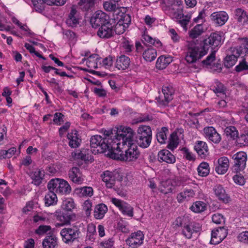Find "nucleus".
Masks as SVG:
<instances>
[{
  "mask_svg": "<svg viewBox=\"0 0 248 248\" xmlns=\"http://www.w3.org/2000/svg\"><path fill=\"white\" fill-rule=\"evenodd\" d=\"M121 143H116L114 139H108L98 135L92 136L90 139V145L93 153L108 152L107 155L110 157V152H113L115 148L119 147Z\"/></svg>",
  "mask_w": 248,
  "mask_h": 248,
  "instance_id": "1",
  "label": "nucleus"
},
{
  "mask_svg": "<svg viewBox=\"0 0 248 248\" xmlns=\"http://www.w3.org/2000/svg\"><path fill=\"white\" fill-rule=\"evenodd\" d=\"M128 148L125 149L124 152L121 149L120 144L119 147L115 148L113 152H110V158L125 161H133L136 160L140 155V152L138 150V147L135 144L127 145Z\"/></svg>",
  "mask_w": 248,
  "mask_h": 248,
  "instance_id": "2",
  "label": "nucleus"
},
{
  "mask_svg": "<svg viewBox=\"0 0 248 248\" xmlns=\"http://www.w3.org/2000/svg\"><path fill=\"white\" fill-rule=\"evenodd\" d=\"M185 60L188 63H193L200 60L207 53V48L202 45H198L194 42H188L186 46Z\"/></svg>",
  "mask_w": 248,
  "mask_h": 248,
  "instance_id": "3",
  "label": "nucleus"
},
{
  "mask_svg": "<svg viewBox=\"0 0 248 248\" xmlns=\"http://www.w3.org/2000/svg\"><path fill=\"white\" fill-rule=\"evenodd\" d=\"M152 138V130L150 126L142 125L138 128L136 137V142L143 148L149 146Z\"/></svg>",
  "mask_w": 248,
  "mask_h": 248,
  "instance_id": "4",
  "label": "nucleus"
},
{
  "mask_svg": "<svg viewBox=\"0 0 248 248\" xmlns=\"http://www.w3.org/2000/svg\"><path fill=\"white\" fill-rule=\"evenodd\" d=\"M80 232L76 226L64 228L60 232L62 241L66 244H71L78 240Z\"/></svg>",
  "mask_w": 248,
  "mask_h": 248,
  "instance_id": "5",
  "label": "nucleus"
},
{
  "mask_svg": "<svg viewBox=\"0 0 248 248\" xmlns=\"http://www.w3.org/2000/svg\"><path fill=\"white\" fill-rule=\"evenodd\" d=\"M162 93L156 100L159 105L166 106L173 99L174 90L170 86H165L162 87Z\"/></svg>",
  "mask_w": 248,
  "mask_h": 248,
  "instance_id": "6",
  "label": "nucleus"
},
{
  "mask_svg": "<svg viewBox=\"0 0 248 248\" xmlns=\"http://www.w3.org/2000/svg\"><path fill=\"white\" fill-rule=\"evenodd\" d=\"M234 164L232 169L236 173L244 170L246 167L247 155L246 153L240 152L233 155Z\"/></svg>",
  "mask_w": 248,
  "mask_h": 248,
  "instance_id": "7",
  "label": "nucleus"
},
{
  "mask_svg": "<svg viewBox=\"0 0 248 248\" xmlns=\"http://www.w3.org/2000/svg\"><path fill=\"white\" fill-rule=\"evenodd\" d=\"M110 22L109 16L102 11H96L90 19V23L93 28H97Z\"/></svg>",
  "mask_w": 248,
  "mask_h": 248,
  "instance_id": "8",
  "label": "nucleus"
},
{
  "mask_svg": "<svg viewBox=\"0 0 248 248\" xmlns=\"http://www.w3.org/2000/svg\"><path fill=\"white\" fill-rule=\"evenodd\" d=\"M231 51L233 54L228 55L224 59V66L227 68H230L235 64L237 57L242 53V47H231Z\"/></svg>",
  "mask_w": 248,
  "mask_h": 248,
  "instance_id": "9",
  "label": "nucleus"
},
{
  "mask_svg": "<svg viewBox=\"0 0 248 248\" xmlns=\"http://www.w3.org/2000/svg\"><path fill=\"white\" fill-rule=\"evenodd\" d=\"M227 229L220 227L212 231L210 243L217 245L220 243L227 235Z\"/></svg>",
  "mask_w": 248,
  "mask_h": 248,
  "instance_id": "10",
  "label": "nucleus"
},
{
  "mask_svg": "<svg viewBox=\"0 0 248 248\" xmlns=\"http://www.w3.org/2000/svg\"><path fill=\"white\" fill-rule=\"evenodd\" d=\"M144 237L142 232L139 231L132 233L126 240V243L132 248H137L143 243Z\"/></svg>",
  "mask_w": 248,
  "mask_h": 248,
  "instance_id": "11",
  "label": "nucleus"
},
{
  "mask_svg": "<svg viewBox=\"0 0 248 248\" xmlns=\"http://www.w3.org/2000/svg\"><path fill=\"white\" fill-rule=\"evenodd\" d=\"M222 37L217 32H213L208 37L203 40L202 44L203 47L207 48V51L210 46H212L214 48L218 46L221 44Z\"/></svg>",
  "mask_w": 248,
  "mask_h": 248,
  "instance_id": "12",
  "label": "nucleus"
},
{
  "mask_svg": "<svg viewBox=\"0 0 248 248\" xmlns=\"http://www.w3.org/2000/svg\"><path fill=\"white\" fill-rule=\"evenodd\" d=\"M203 132L205 134V137L210 141L215 144H218L221 141V135L213 126H207L204 127Z\"/></svg>",
  "mask_w": 248,
  "mask_h": 248,
  "instance_id": "13",
  "label": "nucleus"
},
{
  "mask_svg": "<svg viewBox=\"0 0 248 248\" xmlns=\"http://www.w3.org/2000/svg\"><path fill=\"white\" fill-rule=\"evenodd\" d=\"M114 25L110 22L102 25L97 31V35L102 38H109L114 35Z\"/></svg>",
  "mask_w": 248,
  "mask_h": 248,
  "instance_id": "14",
  "label": "nucleus"
},
{
  "mask_svg": "<svg viewBox=\"0 0 248 248\" xmlns=\"http://www.w3.org/2000/svg\"><path fill=\"white\" fill-rule=\"evenodd\" d=\"M201 229V226L198 223L191 222L186 225L185 224L182 233L186 238L190 239L193 233L199 232Z\"/></svg>",
  "mask_w": 248,
  "mask_h": 248,
  "instance_id": "15",
  "label": "nucleus"
},
{
  "mask_svg": "<svg viewBox=\"0 0 248 248\" xmlns=\"http://www.w3.org/2000/svg\"><path fill=\"white\" fill-rule=\"evenodd\" d=\"M158 160L159 162L173 164L176 161L175 156L167 149L160 151L158 153Z\"/></svg>",
  "mask_w": 248,
  "mask_h": 248,
  "instance_id": "16",
  "label": "nucleus"
},
{
  "mask_svg": "<svg viewBox=\"0 0 248 248\" xmlns=\"http://www.w3.org/2000/svg\"><path fill=\"white\" fill-rule=\"evenodd\" d=\"M228 15L224 11L216 12L211 15V19L219 26L224 25L228 19Z\"/></svg>",
  "mask_w": 248,
  "mask_h": 248,
  "instance_id": "17",
  "label": "nucleus"
},
{
  "mask_svg": "<svg viewBox=\"0 0 248 248\" xmlns=\"http://www.w3.org/2000/svg\"><path fill=\"white\" fill-rule=\"evenodd\" d=\"M79 17L76 8L72 6L68 15L66 23L69 26L75 27L79 24Z\"/></svg>",
  "mask_w": 248,
  "mask_h": 248,
  "instance_id": "18",
  "label": "nucleus"
},
{
  "mask_svg": "<svg viewBox=\"0 0 248 248\" xmlns=\"http://www.w3.org/2000/svg\"><path fill=\"white\" fill-rule=\"evenodd\" d=\"M67 139L69 140V145L71 148H77L80 144V139L78 131L74 130L67 134Z\"/></svg>",
  "mask_w": 248,
  "mask_h": 248,
  "instance_id": "19",
  "label": "nucleus"
},
{
  "mask_svg": "<svg viewBox=\"0 0 248 248\" xmlns=\"http://www.w3.org/2000/svg\"><path fill=\"white\" fill-rule=\"evenodd\" d=\"M69 178L74 183L81 184L83 181L82 177V174L80 169L76 167H74L68 172Z\"/></svg>",
  "mask_w": 248,
  "mask_h": 248,
  "instance_id": "20",
  "label": "nucleus"
},
{
  "mask_svg": "<svg viewBox=\"0 0 248 248\" xmlns=\"http://www.w3.org/2000/svg\"><path fill=\"white\" fill-rule=\"evenodd\" d=\"M103 181L105 182L106 186L108 188H112L115 184V174L110 171L107 170L104 172L102 175Z\"/></svg>",
  "mask_w": 248,
  "mask_h": 248,
  "instance_id": "21",
  "label": "nucleus"
},
{
  "mask_svg": "<svg viewBox=\"0 0 248 248\" xmlns=\"http://www.w3.org/2000/svg\"><path fill=\"white\" fill-rule=\"evenodd\" d=\"M194 149L202 158H204L208 155V147L205 142L198 141L194 146Z\"/></svg>",
  "mask_w": 248,
  "mask_h": 248,
  "instance_id": "22",
  "label": "nucleus"
},
{
  "mask_svg": "<svg viewBox=\"0 0 248 248\" xmlns=\"http://www.w3.org/2000/svg\"><path fill=\"white\" fill-rule=\"evenodd\" d=\"M195 195L194 191L192 189H186L179 193L177 196L178 202L182 203L185 201H188L193 198Z\"/></svg>",
  "mask_w": 248,
  "mask_h": 248,
  "instance_id": "23",
  "label": "nucleus"
},
{
  "mask_svg": "<svg viewBox=\"0 0 248 248\" xmlns=\"http://www.w3.org/2000/svg\"><path fill=\"white\" fill-rule=\"evenodd\" d=\"M218 166L216 167V171L218 174H223L226 173L229 167V160L223 156L218 159Z\"/></svg>",
  "mask_w": 248,
  "mask_h": 248,
  "instance_id": "24",
  "label": "nucleus"
},
{
  "mask_svg": "<svg viewBox=\"0 0 248 248\" xmlns=\"http://www.w3.org/2000/svg\"><path fill=\"white\" fill-rule=\"evenodd\" d=\"M45 176V172L43 170L37 169L31 173L30 176L32 180V183L38 186L41 183Z\"/></svg>",
  "mask_w": 248,
  "mask_h": 248,
  "instance_id": "25",
  "label": "nucleus"
},
{
  "mask_svg": "<svg viewBox=\"0 0 248 248\" xmlns=\"http://www.w3.org/2000/svg\"><path fill=\"white\" fill-rule=\"evenodd\" d=\"M214 190L216 196L219 200L225 203H227L230 201V197L226 194L225 189L221 186H216Z\"/></svg>",
  "mask_w": 248,
  "mask_h": 248,
  "instance_id": "26",
  "label": "nucleus"
},
{
  "mask_svg": "<svg viewBox=\"0 0 248 248\" xmlns=\"http://www.w3.org/2000/svg\"><path fill=\"white\" fill-rule=\"evenodd\" d=\"M126 131V133L125 135H123V138L121 141L119 142L120 143V145L122 144V146H124L125 145H129L131 144H134L133 143L134 137V132L132 128H128L125 129Z\"/></svg>",
  "mask_w": 248,
  "mask_h": 248,
  "instance_id": "27",
  "label": "nucleus"
},
{
  "mask_svg": "<svg viewBox=\"0 0 248 248\" xmlns=\"http://www.w3.org/2000/svg\"><path fill=\"white\" fill-rule=\"evenodd\" d=\"M130 63V59L128 57L121 55L116 60V67L119 70H124L129 67Z\"/></svg>",
  "mask_w": 248,
  "mask_h": 248,
  "instance_id": "28",
  "label": "nucleus"
},
{
  "mask_svg": "<svg viewBox=\"0 0 248 248\" xmlns=\"http://www.w3.org/2000/svg\"><path fill=\"white\" fill-rule=\"evenodd\" d=\"M43 248H56L57 247V237L53 235L47 236L42 242Z\"/></svg>",
  "mask_w": 248,
  "mask_h": 248,
  "instance_id": "29",
  "label": "nucleus"
},
{
  "mask_svg": "<svg viewBox=\"0 0 248 248\" xmlns=\"http://www.w3.org/2000/svg\"><path fill=\"white\" fill-rule=\"evenodd\" d=\"M163 2L166 6L165 10H172L176 14L182 1V0H163Z\"/></svg>",
  "mask_w": 248,
  "mask_h": 248,
  "instance_id": "30",
  "label": "nucleus"
},
{
  "mask_svg": "<svg viewBox=\"0 0 248 248\" xmlns=\"http://www.w3.org/2000/svg\"><path fill=\"white\" fill-rule=\"evenodd\" d=\"M168 132V128L166 127H162L156 129V138L159 143L164 144L166 142L167 139V134Z\"/></svg>",
  "mask_w": 248,
  "mask_h": 248,
  "instance_id": "31",
  "label": "nucleus"
},
{
  "mask_svg": "<svg viewBox=\"0 0 248 248\" xmlns=\"http://www.w3.org/2000/svg\"><path fill=\"white\" fill-rule=\"evenodd\" d=\"M59 188H58V194L66 195L69 194L71 191V187L68 182L60 178Z\"/></svg>",
  "mask_w": 248,
  "mask_h": 248,
  "instance_id": "32",
  "label": "nucleus"
},
{
  "mask_svg": "<svg viewBox=\"0 0 248 248\" xmlns=\"http://www.w3.org/2000/svg\"><path fill=\"white\" fill-rule=\"evenodd\" d=\"M234 13V18L238 22L245 23L248 21V16L244 9L237 8L235 9Z\"/></svg>",
  "mask_w": 248,
  "mask_h": 248,
  "instance_id": "33",
  "label": "nucleus"
},
{
  "mask_svg": "<svg viewBox=\"0 0 248 248\" xmlns=\"http://www.w3.org/2000/svg\"><path fill=\"white\" fill-rule=\"evenodd\" d=\"M44 200L45 205L46 206H49L56 204L58 201L56 194L49 190L46 194Z\"/></svg>",
  "mask_w": 248,
  "mask_h": 248,
  "instance_id": "34",
  "label": "nucleus"
},
{
  "mask_svg": "<svg viewBox=\"0 0 248 248\" xmlns=\"http://www.w3.org/2000/svg\"><path fill=\"white\" fill-rule=\"evenodd\" d=\"M75 193L79 197L91 196L93 194V189L90 186H84L76 188Z\"/></svg>",
  "mask_w": 248,
  "mask_h": 248,
  "instance_id": "35",
  "label": "nucleus"
},
{
  "mask_svg": "<svg viewBox=\"0 0 248 248\" xmlns=\"http://www.w3.org/2000/svg\"><path fill=\"white\" fill-rule=\"evenodd\" d=\"M107 211L108 208L104 204L101 203L96 205L94 211V217L96 219L102 218Z\"/></svg>",
  "mask_w": 248,
  "mask_h": 248,
  "instance_id": "36",
  "label": "nucleus"
},
{
  "mask_svg": "<svg viewBox=\"0 0 248 248\" xmlns=\"http://www.w3.org/2000/svg\"><path fill=\"white\" fill-rule=\"evenodd\" d=\"M171 61L172 59L171 57H166L164 56H161L157 60L156 67L159 69H163L165 68Z\"/></svg>",
  "mask_w": 248,
  "mask_h": 248,
  "instance_id": "37",
  "label": "nucleus"
},
{
  "mask_svg": "<svg viewBox=\"0 0 248 248\" xmlns=\"http://www.w3.org/2000/svg\"><path fill=\"white\" fill-rule=\"evenodd\" d=\"M73 215L67 212L59 213L57 214V219L61 222L62 225L70 223Z\"/></svg>",
  "mask_w": 248,
  "mask_h": 248,
  "instance_id": "38",
  "label": "nucleus"
},
{
  "mask_svg": "<svg viewBox=\"0 0 248 248\" xmlns=\"http://www.w3.org/2000/svg\"><path fill=\"white\" fill-rule=\"evenodd\" d=\"M142 56L146 61L151 62L156 58V50L153 48H148L143 52Z\"/></svg>",
  "mask_w": 248,
  "mask_h": 248,
  "instance_id": "39",
  "label": "nucleus"
},
{
  "mask_svg": "<svg viewBox=\"0 0 248 248\" xmlns=\"http://www.w3.org/2000/svg\"><path fill=\"white\" fill-rule=\"evenodd\" d=\"M203 26L201 24L195 26L189 31V36L192 39H195L203 32Z\"/></svg>",
  "mask_w": 248,
  "mask_h": 248,
  "instance_id": "40",
  "label": "nucleus"
},
{
  "mask_svg": "<svg viewBox=\"0 0 248 248\" xmlns=\"http://www.w3.org/2000/svg\"><path fill=\"white\" fill-rule=\"evenodd\" d=\"M207 204L202 201H197L193 203L190 209L195 213H201L206 210Z\"/></svg>",
  "mask_w": 248,
  "mask_h": 248,
  "instance_id": "41",
  "label": "nucleus"
},
{
  "mask_svg": "<svg viewBox=\"0 0 248 248\" xmlns=\"http://www.w3.org/2000/svg\"><path fill=\"white\" fill-rule=\"evenodd\" d=\"M199 175L202 177H205L209 173V166L207 163L203 162L201 163L197 168Z\"/></svg>",
  "mask_w": 248,
  "mask_h": 248,
  "instance_id": "42",
  "label": "nucleus"
},
{
  "mask_svg": "<svg viewBox=\"0 0 248 248\" xmlns=\"http://www.w3.org/2000/svg\"><path fill=\"white\" fill-rule=\"evenodd\" d=\"M169 140L167 148L171 150H173L177 147L179 144L177 133L176 132H173L171 134Z\"/></svg>",
  "mask_w": 248,
  "mask_h": 248,
  "instance_id": "43",
  "label": "nucleus"
},
{
  "mask_svg": "<svg viewBox=\"0 0 248 248\" xmlns=\"http://www.w3.org/2000/svg\"><path fill=\"white\" fill-rule=\"evenodd\" d=\"M224 133L227 138L235 140L238 137V132L235 127L233 126H227L224 130Z\"/></svg>",
  "mask_w": 248,
  "mask_h": 248,
  "instance_id": "44",
  "label": "nucleus"
},
{
  "mask_svg": "<svg viewBox=\"0 0 248 248\" xmlns=\"http://www.w3.org/2000/svg\"><path fill=\"white\" fill-rule=\"evenodd\" d=\"M94 1L95 0H80L78 5L82 10L87 11L94 7Z\"/></svg>",
  "mask_w": 248,
  "mask_h": 248,
  "instance_id": "45",
  "label": "nucleus"
},
{
  "mask_svg": "<svg viewBox=\"0 0 248 248\" xmlns=\"http://www.w3.org/2000/svg\"><path fill=\"white\" fill-rule=\"evenodd\" d=\"M60 178H55L50 180L47 184V188L49 191H51L55 193H58V188L60 184Z\"/></svg>",
  "mask_w": 248,
  "mask_h": 248,
  "instance_id": "46",
  "label": "nucleus"
},
{
  "mask_svg": "<svg viewBox=\"0 0 248 248\" xmlns=\"http://www.w3.org/2000/svg\"><path fill=\"white\" fill-rule=\"evenodd\" d=\"M86 150L82 151H77L75 153L72 154V156L75 159H81L83 161H87L89 160V155L86 153Z\"/></svg>",
  "mask_w": 248,
  "mask_h": 248,
  "instance_id": "47",
  "label": "nucleus"
},
{
  "mask_svg": "<svg viewBox=\"0 0 248 248\" xmlns=\"http://www.w3.org/2000/svg\"><path fill=\"white\" fill-rule=\"evenodd\" d=\"M211 87L212 88V90L215 93L225 94L226 88L223 84L218 80H216Z\"/></svg>",
  "mask_w": 248,
  "mask_h": 248,
  "instance_id": "48",
  "label": "nucleus"
},
{
  "mask_svg": "<svg viewBox=\"0 0 248 248\" xmlns=\"http://www.w3.org/2000/svg\"><path fill=\"white\" fill-rule=\"evenodd\" d=\"M32 3L36 12L41 13L44 10L46 4L44 0H32Z\"/></svg>",
  "mask_w": 248,
  "mask_h": 248,
  "instance_id": "49",
  "label": "nucleus"
},
{
  "mask_svg": "<svg viewBox=\"0 0 248 248\" xmlns=\"http://www.w3.org/2000/svg\"><path fill=\"white\" fill-rule=\"evenodd\" d=\"M16 152V148L12 147L8 150H1L0 151V159H5L6 158H10Z\"/></svg>",
  "mask_w": 248,
  "mask_h": 248,
  "instance_id": "50",
  "label": "nucleus"
},
{
  "mask_svg": "<svg viewBox=\"0 0 248 248\" xmlns=\"http://www.w3.org/2000/svg\"><path fill=\"white\" fill-rule=\"evenodd\" d=\"M130 128L129 127H124L123 126H120V127L118 128V130L116 132V135L115 136L116 137L115 140H114V141H115L116 143H118L117 141L120 142L123 138V134L125 135L126 133V131L125 129Z\"/></svg>",
  "mask_w": 248,
  "mask_h": 248,
  "instance_id": "51",
  "label": "nucleus"
},
{
  "mask_svg": "<svg viewBox=\"0 0 248 248\" xmlns=\"http://www.w3.org/2000/svg\"><path fill=\"white\" fill-rule=\"evenodd\" d=\"M96 234V227L94 224L90 223L87 227V236L89 237L92 241H94V236Z\"/></svg>",
  "mask_w": 248,
  "mask_h": 248,
  "instance_id": "52",
  "label": "nucleus"
},
{
  "mask_svg": "<svg viewBox=\"0 0 248 248\" xmlns=\"http://www.w3.org/2000/svg\"><path fill=\"white\" fill-rule=\"evenodd\" d=\"M120 210L124 215H126L130 217L133 216V207L125 202H124Z\"/></svg>",
  "mask_w": 248,
  "mask_h": 248,
  "instance_id": "53",
  "label": "nucleus"
},
{
  "mask_svg": "<svg viewBox=\"0 0 248 248\" xmlns=\"http://www.w3.org/2000/svg\"><path fill=\"white\" fill-rule=\"evenodd\" d=\"M62 207L65 210L71 211L75 208V203L72 199H67L63 201Z\"/></svg>",
  "mask_w": 248,
  "mask_h": 248,
  "instance_id": "54",
  "label": "nucleus"
},
{
  "mask_svg": "<svg viewBox=\"0 0 248 248\" xmlns=\"http://www.w3.org/2000/svg\"><path fill=\"white\" fill-rule=\"evenodd\" d=\"M127 28V26L122 23V21H119L115 26L114 29V33L118 34H123Z\"/></svg>",
  "mask_w": 248,
  "mask_h": 248,
  "instance_id": "55",
  "label": "nucleus"
},
{
  "mask_svg": "<svg viewBox=\"0 0 248 248\" xmlns=\"http://www.w3.org/2000/svg\"><path fill=\"white\" fill-rule=\"evenodd\" d=\"M216 60L215 52H212L209 56H208L206 59L202 61V63L206 65L207 67L211 66L214 63Z\"/></svg>",
  "mask_w": 248,
  "mask_h": 248,
  "instance_id": "56",
  "label": "nucleus"
},
{
  "mask_svg": "<svg viewBox=\"0 0 248 248\" xmlns=\"http://www.w3.org/2000/svg\"><path fill=\"white\" fill-rule=\"evenodd\" d=\"M103 7L104 9L108 12L115 11L118 8L116 3H113L110 1H105L103 3Z\"/></svg>",
  "mask_w": 248,
  "mask_h": 248,
  "instance_id": "57",
  "label": "nucleus"
},
{
  "mask_svg": "<svg viewBox=\"0 0 248 248\" xmlns=\"http://www.w3.org/2000/svg\"><path fill=\"white\" fill-rule=\"evenodd\" d=\"M212 221L217 224H224L225 222V218L220 214H215L212 216Z\"/></svg>",
  "mask_w": 248,
  "mask_h": 248,
  "instance_id": "58",
  "label": "nucleus"
},
{
  "mask_svg": "<svg viewBox=\"0 0 248 248\" xmlns=\"http://www.w3.org/2000/svg\"><path fill=\"white\" fill-rule=\"evenodd\" d=\"M51 229V227L48 225H40L35 230V232L39 235H43Z\"/></svg>",
  "mask_w": 248,
  "mask_h": 248,
  "instance_id": "59",
  "label": "nucleus"
},
{
  "mask_svg": "<svg viewBox=\"0 0 248 248\" xmlns=\"http://www.w3.org/2000/svg\"><path fill=\"white\" fill-rule=\"evenodd\" d=\"M235 70L237 72H240L244 70H248V64L246 61L245 59L240 62L238 65L235 67Z\"/></svg>",
  "mask_w": 248,
  "mask_h": 248,
  "instance_id": "60",
  "label": "nucleus"
},
{
  "mask_svg": "<svg viewBox=\"0 0 248 248\" xmlns=\"http://www.w3.org/2000/svg\"><path fill=\"white\" fill-rule=\"evenodd\" d=\"M237 237L240 242L248 244V231L242 232Z\"/></svg>",
  "mask_w": 248,
  "mask_h": 248,
  "instance_id": "61",
  "label": "nucleus"
},
{
  "mask_svg": "<svg viewBox=\"0 0 248 248\" xmlns=\"http://www.w3.org/2000/svg\"><path fill=\"white\" fill-rule=\"evenodd\" d=\"M182 151L185 154L184 156H185L187 160L190 161L194 160L195 158L193 155L190 152H189L187 148L186 147L183 148L182 149Z\"/></svg>",
  "mask_w": 248,
  "mask_h": 248,
  "instance_id": "62",
  "label": "nucleus"
},
{
  "mask_svg": "<svg viewBox=\"0 0 248 248\" xmlns=\"http://www.w3.org/2000/svg\"><path fill=\"white\" fill-rule=\"evenodd\" d=\"M233 179L236 184L239 185H243L245 183V179L243 176L236 174L233 177Z\"/></svg>",
  "mask_w": 248,
  "mask_h": 248,
  "instance_id": "63",
  "label": "nucleus"
},
{
  "mask_svg": "<svg viewBox=\"0 0 248 248\" xmlns=\"http://www.w3.org/2000/svg\"><path fill=\"white\" fill-rule=\"evenodd\" d=\"M119 21H122V23L125 24V26L127 25L128 27L131 23V16L128 14H124L122 16Z\"/></svg>",
  "mask_w": 248,
  "mask_h": 248,
  "instance_id": "64",
  "label": "nucleus"
}]
</instances>
